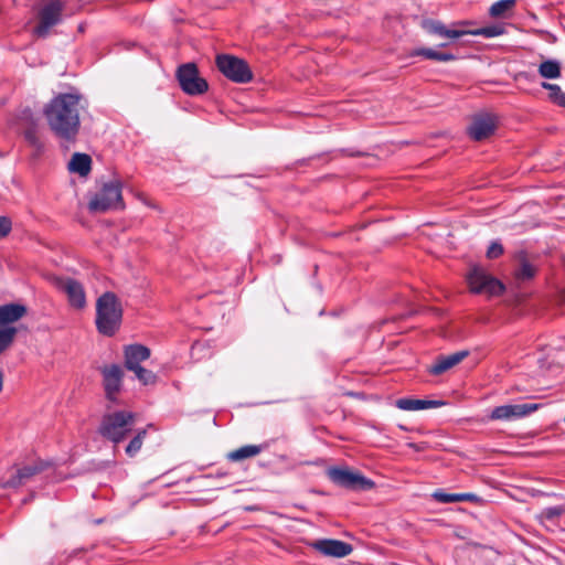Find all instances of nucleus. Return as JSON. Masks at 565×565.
Here are the masks:
<instances>
[{
    "mask_svg": "<svg viewBox=\"0 0 565 565\" xmlns=\"http://www.w3.org/2000/svg\"><path fill=\"white\" fill-rule=\"evenodd\" d=\"M82 96L62 93L55 96L45 107L43 114L50 129L60 138L75 140L79 127V110Z\"/></svg>",
    "mask_w": 565,
    "mask_h": 565,
    "instance_id": "f257e3e1",
    "label": "nucleus"
},
{
    "mask_svg": "<svg viewBox=\"0 0 565 565\" xmlns=\"http://www.w3.org/2000/svg\"><path fill=\"white\" fill-rule=\"evenodd\" d=\"M122 315V306L116 294L106 291L97 298L95 324L100 334L115 335L121 327Z\"/></svg>",
    "mask_w": 565,
    "mask_h": 565,
    "instance_id": "f03ea898",
    "label": "nucleus"
},
{
    "mask_svg": "<svg viewBox=\"0 0 565 565\" xmlns=\"http://www.w3.org/2000/svg\"><path fill=\"white\" fill-rule=\"evenodd\" d=\"M136 415L131 412L118 411L105 414L100 420L98 433L115 445L127 438L135 425Z\"/></svg>",
    "mask_w": 565,
    "mask_h": 565,
    "instance_id": "7ed1b4c3",
    "label": "nucleus"
},
{
    "mask_svg": "<svg viewBox=\"0 0 565 565\" xmlns=\"http://www.w3.org/2000/svg\"><path fill=\"white\" fill-rule=\"evenodd\" d=\"M28 313V308L18 302L0 306V355L9 350L18 334L12 323L21 320Z\"/></svg>",
    "mask_w": 565,
    "mask_h": 565,
    "instance_id": "20e7f679",
    "label": "nucleus"
},
{
    "mask_svg": "<svg viewBox=\"0 0 565 565\" xmlns=\"http://www.w3.org/2000/svg\"><path fill=\"white\" fill-rule=\"evenodd\" d=\"M64 8L62 0H43L36 8L38 23L33 34L41 39L47 38L51 29L62 22Z\"/></svg>",
    "mask_w": 565,
    "mask_h": 565,
    "instance_id": "39448f33",
    "label": "nucleus"
},
{
    "mask_svg": "<svg viewBox=\"0 0 565 565\" xmlns=\"http://www.w3.org/2000/svg\"><path fill=\"white\" fill-rule=\"evenodd\" d=\"M122 184L119 180L104 183L88 202V210L93 213H104L109 210L124 209L121 195Z\"/></svg>",
    "mask_w": 565,
    "mask_h": 565,
    "instance_id": "423d86ee",
    "label": "nucleus"
},
{
    "mask_svg": "<svg viewBox=\"0 0 565 565\" xmlns=\"http://www.w3.org/2000/svg\"><path fill=\"white\" fill-rule=\"evenodd\" d=\"M475 22L470 20H462L452 22L449 26L439 20L424 19L420 23L422 29L429 35L445 40L439 46L444 47L450 41L457 40L463 35H468V26L473 25Z\"/></svg>",
    "mask_w": 565,
    "mask_h": 565,
    "instance_id": "0eeeda50",
    "label": "nucleus"
},
{
    "mask_svg": "<svg viewBox=\"0 0 565 565\" xmlns=\"http://www.w3.org/2000/svg\"><path fill=\"white\" fill-rule=\"evenodd\" d=\"M175 77L181 89L190 96L202 95L209 89L207 82L200 76L195 63H185L178 67Z\"/></svg>",
    "mask_w": 565,
    "mask_h": 565,
    "instance_id": "6e6552de",
    "label": "nucleus"
},
{
    "mask_svg": "<svg viewBox=\"0 0 565 565\" xmlns=\"http://www.w3.org/2000/svg\"><path fill=\"white\" fill-rule=\"evenodd\" d=\"M218 71L235 83H248L253 79V73L248 64L236 56L220 54L215 58Z\"/></svg>",
    "mask_w": 565,
    "mask_h": 565,
    "instance_id": "1a4fd4ad",
    "label": "nucleus"
},
{
    "mask_svg": "<svg viewBox=\"0 0 565 565\" xmlns=\"http://www.w3.org/2000/svg\"><path fill=\"white\" fill-rule=\"evenodd\" d=\"M470 290L475 294L498 296L503 292L504 286L501 281L490 276L482 267L473 266L467 275Z\"/></svg>",
    "mask_w": 565,
    "mask_h": 565,
    "instance_id": "9d476101",
    "label": "nucleus"
},
{
    "mask_svg": "<svg viewBox=\"0 0 565 565\" xmlns=\"http://www.w3.org/2000/svg\"><path fill=\"white\" fill-rule=\"evenodd\" d=\"M327 476L334 484L350 490H370L375 486L371 479L347 468H329Z\"/></svg>",
    "mask_w": 565,
    "mask_h": 565,
    "instance_id": "9b49d317",
    "label": "nucleus"
},
{
    "mask_svg": "<svg viewBox=\"0 0 565 565\" xmlns=\"http://www.w3.org/2000/svg\"><path fill=\"white\" fill-rule=\"evenodd\" d=\"M55 287L67 296L68 303L75 309H83L86 306V296L81 282L73 278L57 277L54 279Z\"/></svg>",
    "mask_w": 565,
    "mask_h": 565,
    "instance_id": "f8f14e48",
    "label": "nucleus"
},
{
    "mask_svg": "<svg viewBox=\"0 0 565 565\" xmlns=\"http://www.w3.org/2000/svg\"><path fill=\"white\" fill-rule=\"evenodd\" d=\"M103 375V385L106 398L110 403H117V394L121 390V382L124 377L122 369L117 364L105 365L100 369Z\"/></svg>",
    "mask_w": 565,
    "mask_h": 565,
    "instance_id": "ddd939ff",
    "label": "nucleus"
},
{
    "mask_svg": "<svg viewBox=\"0 0 565 565\" xmlns=\"http://www.w3.org/2000/svg\"><path fill=\"white\" fill-rule=\"evenodd\" d=\"M51 465L47 461L35 460L17 468L14 473L3 483L4 488H18L29 482L35 475L41 473Z\"/></svg>",
    "mask_w": 565,
    "mask_h": 565,
    "instance_id": "4468645a",
    "label": "nucleus"
},
{
    "mask_svg": "<svg viewBox=\"0 0 565 565\" xmlns=\"http://www.w3.org/2000/svg\"><path fill=\"white\" fill-rule=\"evenodd\" d=\"M539 408V404H513L497 406L491 411V420H512L530 415Z\"/></svg>",
    "mask_w": 565,
    "mask_h": 565,
    "instance_id": "2eb2a0df",
    "label": "nucleus"
},
{
    "mask_svg": "<svg viewBox=\"0 0 565 565\" xmlns=\"http://www.w3.org/2000/svg\"><path fill=\"white\" fill-rule=\"evenodd\" d=\"M497 121L491 114H480L472 118L468 135L476 141H482L494 134Z\"/></svg>",
    "mask_w": 565,
    "mask_h": 565,
    "instance_id": "dca6fc26",
    "label": "nucleus"
},
{
    "mask_svg": "<svg viewBox=\"0 0 565 565\" xmlns=\"http://www.w3.org/2000/svg\"><path fill=\"white\" fill-rule=\"evenodd\" d=\"M312 546L326 556L345 557L353 551L352 545L339 540H319Z\"/></svg>",
    "mask_w": 565,
    "mask_h": 565,
    "instance_id": "f3484780",
    "label": "nucleus"
},
{
    "mask_svg": "<svg viewBox=\"0 0 565 565\" xmlns=\"http://www.w3.org/2000/svg\"><path fill=\"white\" fill-rule=\"evenodd\" d=\"M468 354V351H458L449 355H440L428 367V372L433 375H440L459 364Z\"/></svg>",
    "mask_w": 565,
    "mask_h": 565,
    "instance_id": "a211bd4d",
    "label": "nucleus"
},
{
    "mask_svg": "<svg viewBox=\"0 0 565 565\" xmlns=\"http://www.w3.org/2000/svg\"><path fill=\"white\" fill-rule=\"evenodd\" d=\"M125 366L132 370L150 356V350L142 344H131L125 348Z\"/></svg>",
    "mask_w": 565,
    "mask_h": 565,
    "instance_id": "6ab92c4d",
    "label": "nucleus"
},
{
    "mask_svg": "<svg viewBox=\"0 0 565 565\" xmlns=\"http://www.w3.org/2000/svg\"><path fill=\"white\" fill-rule=\"evenodd\" d=\"M441 401L416 399V398H399L395 405L402 411H420L427 408H435L444 405Z\"/></svg>",
    "mask_w": 565,
    "mask_h": 565,
    "instance_id": "aec40b11",
    "label": "nucleus"
},
{
    "mask_svg": "<svg viewBox=\"0 0 565 565\" xmlns=\"http://www.w3.org/2000/svg\"><path fill=\"white\" fill-rule=\"evenodd\" d=\"M68 169L72 172L78 173L81 177H86L92 169V159L86 153L76 152L72 156Z\"/></svg>",
    "mask_w": 565,
    "mask_h": 565,
    "instance_id": "412c9836",
    "label": "nucleus"
},
{
    "mask_svg": "<svg viewBox=\"0 0 565 565\" xmlns=\"http://www.w3.org/2000/svg\"><path fill=\"white\" fill-rule=\"evenodd\" d=\"M23 116L25 119H32V111L30 109H25L23 111ZM23 134L29 145L33 147L38 153L42 152L43 143L38 136L36 127L33 120H31V125L24 130Z\"/></svg>",
    "mask_w": 565,
    "mask_h": 565,
    "instance_id": "4be33fe9",
    "label": "nucleus"
},
{
    "mask_svg": "<svg viewBox=\"0 0 565 565\" xmlns=\"http://www.w3.org/2000/svg\"><path fill=\"white\" fill-rule=\"evenodd\" d=\"M265 446L262 445H245L227 454L230 461H242L247 458L256 457L259 455Z\"/></svg>",
    "mask_w": 565,
    "mask_h": 565,
    "instance_id": "5701e85b",
    "label": "nucleus"
},
{
    "mask_svg": "<svg viewBox=\"0 0 565 565\" xmlns=\"http://www.w3.org/2000/svg\"><path fill=\"white\" fill-rule=\"evenodd\" d=\"M433 497L441 503H452V502H477L479 501V497L475 493H446L443 491H436Z\"/></svg>",
    "mask_w": 565,
    "mask_h": 565,
    "instance_id": "b1692460",
    "label": "nucleus"
},
{
    "mask_svg": "<svg viewBox=\"0 0 565 565\" xmlns=\"http://www.w3.org/2000/svg\"><path fill=\"white\" fill-rule=\"evenodd\" d=\"M539 74L546 79H555L561 76L562 64L556 60H544L537 68Z\"/></svg>",
    "mask_w": 565,
    "mask_h": 565,
    "instance_id": "393cba45",
    "label": "nucleus"
},
{
    "mask_svg": "<svg viewBox=\"0 0 565 565\" xmlns=\"http://www.w3.org/2000/svg\"><path fill=\"white\" fill-rule=\"evenodd\" d=\"M413 56H423L427 60H434L438 62H449L456 60V56L451 53L439 52L429 47L417 49L412 53Z\"/></svg>",
    "mask_w": 565,
    "mask_h": 565,
    "instance_id": "a878e982",
    "label": "nucleus"
},
{
    "mask_svg": "<svg viewBox=\"0 0 565 565\" xmlns=\"http://www.w3.org/2000/svg\"><path fill=\"white\" fill-rule=\"evenodd\" d=\"M565 514V505H556L543 509L537 515V520L544 524L545 522H554Z\"/></svg>",
    "mask_w": 565,
    "mask_h": 565,
    "instance_id": "bb28decb",
    "label": "nucleus"
},
{
    "mask_svg": "<svg viewBox=\"0 0 565 565\" xmlns=\"http://www.w3.org/2000/svg\"><path fill=\"white\" fill-rule=\"evenodd\" d=\"M515 3L516 0H499L490 7L489 14L492 18H503L514 8Z\"/></svg>",
    "mask_w": 565,
    "mask_h": 565,
    "instance_id": "cd10ccee",
    "label": "nucleus"
},
{
    "mask_svg": "<svg viewBox=\"0 0 565 565\" xmlns=\"http://www.w3.org/2000/svg\"><path fill=\"white\" fill-rule=\"evenodd\" d=\"M147 436L146 429H140L127 445L125 451L129 457H134L142 447L143 440Z\"/></svg>",
    "mask_w": 565,
    "mask_h": 565,
    "instance_id": "c85d7f7f",
    "label": "nucleus"
},
{
    "mask_svg": "<svg viewBox=\"0 0 565 565\" xmlns=\"http://www.w3.org/2000/svg\"><path fill=\"white\" fill-rule=\"evenodd\" d=\"M504 33V28L501 25H489L480 29L470 30L468 29V34L470 35H480L484 38H494Z\"/></svg>",
    "mask_w": 565,
    "mask_h": 565,
    "instance_id": "c756f323",
    "label": "nucleus"
},
{
    "mask_svg": "<svg viewBox=\"0 0 565 565\" xmlns=\"http://www.w3.org/2000/svg\"><path fill=\"white\" fill-rule=\"evenodd\" d=\"M536 269L527 260L523 259L519 269L515 271V277L519 280H529L535 276Z\"/></svg>",
    "mask_w": 565,
    "mask_h": 565,
    "instance_id": "7c9ffc66",
    "label": "nucleus"
},
{
    "mask_svg": "<svg viewBox=\"0 0 565 565\" xmlns=\"http://www.w3.org/2000/svg\"><path fill=\"white\" fill-rule=\"evenodd\" d=\"M131 371L136 374V377L145 385L153 384L157 380V376L152 371L147 370L141 365L132 369Z\"/></svg>",
    "mask_w": 565,
    "mask_h": 565,
    "instance_id": "2f4dec72",
    "label": "nucleus"
},
{
    "mask_svg": "<svg viewBox=\"0 0 565 565\" xmlns=\"http://www.w3.org/2000/svg\"><path fill=\"white\" fill-rule=\"evenodd\" d=\"M542 87L550 92V98L555 104L557 103V99H559V95H563V92L558 85L543 82Z\"/></svg>",
    "mask_w": 565,
    "mask_h": 565,
    "instance_id": "473e14b6",
    "label": "nucleus"
},
{
    "mask_svg": "<svg viewBox=\"0 0 565 565\" xmlns=\"http://www.w3.org/2000/svg\"><path fill=\"white\" fill-rule=\"evenodd\" d=\"M12 230V222L8 216H0V239L7 237Z\"/></svg>",
    "mask_w": 565,
    "mask_h": 565,
    "instance_id": "72a5a7b5",
    "label": "nucleus"
},
{
    "mask_svg": "<svg viewBox=\"0 0 565 565\" xmlns=\"http://www.w3.org/2000/svg\"><path fill=\"white\" fill-rule=\"evenodd\" d=\"M503 254V247L501 244L499 243H492L488 250H487V257L490 258V259H494V258H498L499 256H501Z\"/></svg>",
    "mask_w": 565,
    "mask_h": 565,
    "instance_id": "f704fd0d",
    "label": "nucleus"
},
{
    "mask_svg": "<svg viewBox=\"0 0 565 565\" xmlns=\"http://www.w3.org/2000/svg\"><path fill=\"white\" fill-rule=\"evenodd\" d=\"M556 104L565 108V93H563V95H559V99H557Z\"/></svg>",
    "mask_w": 565,
    "mask_h": 565,
    "instance_id": "c9c22d12",
    "label": "nucleus"
},
{
    "mask_svg": "<svg viewBox=\"0 0 565 565\" xmlns=\"http://www.w3.org/2000/svg\"><path fill=\"white\" fill-rule=\"evenodd\" d=\"M408 446H409V447H412V448H414V449H416V450H419V449H420V447H418L416 444H409Z\"/></svg>",
    "mask_w": 565,
    "mask_h": 565,
    "instance_id": "e433bc0d",
    "label": "nucleus"
}]
</instances>
